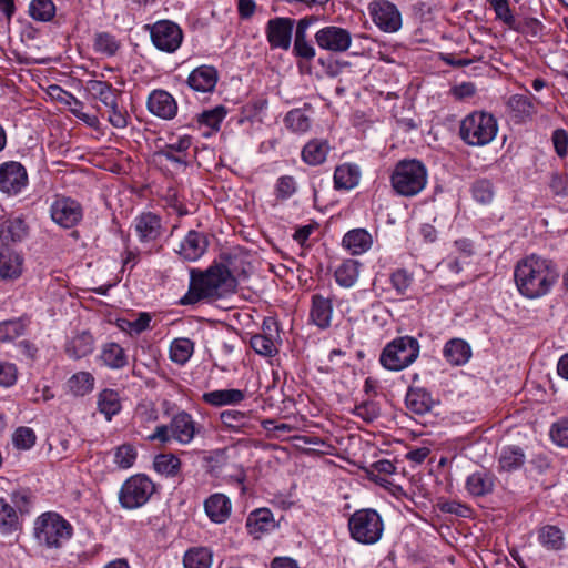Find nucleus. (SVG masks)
<instances>
[{
    "label": "nucleus",
    "mask_w": 568,
    "mask_h": 568,
    "mask_svg": "<svg viewBox=\"0 0 568 568\" xmlns=\"http://www.w3.org/2000/svg\"><path fill=\"white\" fill-rule=\"evenodd\" d=\"M514 277L521 295L539 298L550 292L559 278V272L550 260L531 254L517 263Z\"/></svg>",
    "instance_id": "nucleus-1"
},
{
    "label": "nucleus",
    "mask_w": 568,
    "mask_h": 568,
    "mask_svg": "<svg viewBox=\"0 0 568 568\" xmlns=\"http://www.w3.org/2000/svg\"><path fill=\"white\" fill-rule=\"evenodd\" d=\"M236 280L223 264L210 266L204 273L191 272V283L181 304H195L203 298H219L236 288Z\"/></svg>",
    "instance_id": "nucleus-2"
},
{
    "label": "nucleus",
    "mask_w": 568,
    "mask_h": 568,
    "mask_svg": "<svg viewBox=\"0 0 568 568\" xmlns=\"http://www.w3.org/2000/svg\"><path fill=\"white\" fill-rule=\"evenodd\" d=\"M428 172L419 160H400L390 174V184L396 194L413 197L427 185Z\"/></svg>",
    "instance_id": "nucleus-3"
},
{
    "label": "nucleus",
    "mask_w": 568,
    "mask_h": 568,
    "mask_svg": "<svg viewBox=\"0 0 568 568\" xmlns=\"http://www.w3.org/2000/svg\"><path fill=\"white\" fill-rule=\"evenodd\" d=\"M72 534L71 524L58 513H44L34 521L33 535L37 542L49 549L61 548Z\"/></svg>",
    "instance_id": "nucleus-4"
},
{
    "label": "nucleus",
    "mask_w": 568,
    "mask_h": 568,
    "mask_svg": "<svg viewBox=\"0 0 568 568\" xmlns=\"http://www.w3.org/2000/svg\"><path fill=\"white\" fill-rule=\"evenodd\" d=\"M496 118L485 111H474L466 115L459 125L460 139L470 146H485L497 135Z\"/></svg>",
    "instance_id": "nucleus-5"
},
{
    "label": "nucleus",
    "mask_w": 568,
    "mask_h": 568,
    "mask_svg": "<svg viewBox=\"0 0 568 568\" xmlns=\"http://www.w3.org/2000/svg\"><path fill=\"white\" fill-rule=\"evenodd\" d=\"M419 348V343L415 337H397L383 348L379 355V363L388 371H402L417 359Z\"/></svg>",
    "instance_id": "nucleus-6"
},
{
    "label": "nucleus",
    "mask_w": 568,
    "mask_h": 568,
    "mask_svg": "<svg viewBox=\"0 0 568 568\" xmlns=\"http://www.w3.org/2000/svg\"><path fill=\"white\" fill-rule=\"evenodd\" d=\"M351 537L359 544L374 545L384 532L382 516L373 508L356 510L348 519Z\"/></svg>",
    "instance_id": "nucleus-7"
},
{
    "label": "nucleus",
    "mask_w": 568,
    "mask_h": 568,
    "mask_svg": "<svg viewBox=\"0 0 568 568\" xmlns=\"http://www.w3.org/2000/svg\"><path fill=\"white\" fill-rule=\"evenodd\" d=\"M155 491V485L145 475H134L128 478L120 491L119 501L125 509H136L151 498Z\"/></svg>",
    "instance_id": "nucleus-8"
},
{
    "label": "nucleus",
    "mask_w": 568,
    "mask_h": 568,
    "mask_svg": "<svg viewBox=\"0 0 568 568\" xmlns=\"http://www.w3.org/2000/svg\"><path fill=\"white\" fill-rule=\"evenodd\" d=\"M149 28L152 43L158 50L173 53L181 47L183 31L178 23L160 20Z\"/></svg>",
    "instance_id": "nucleus-9"
},
{
    "label": "nucleus",
    "mask_w": 568,
    "mask_h": 568,
    "mask_svg": "<svg viewBox=\"0 0 568 568\" xmlns=\"http://www.w3.org/2000/svg\"><path fill=\"white\" fill-rule=\"evenodd\" d=\"M28 185L26 168L16 161H8L0 165V191L8 195H17Z\"/></svg>",
    "instance_id": "nucleus-10"
},
{
    "label": "nucleus",
    "mask_w": 568,
    "mask_h": 568,
    "mask_svg": "<svg viewBox=\"0 0 568 568\" xmlns=\"http://www.w3.org/2000/svg\"><path fill=\"white\" fill-rule=\"evenodd\" d=\"M52 220L64 229L77 225L83 216L81 204L65 196H58L50 207Z\"/></svg>",
    "instance_id": "nucleus-11"
},
{
    "label": "nucleus",
    "mask_w": 568,
    "mask_h": 568,
    "mask_svg": "<svg viewBox=\"0 0 568 568\" xmlns=\"http://www.w3.org/2000/svg\"><path fill=\"white\" fill-rule=\"evenodd\" d=\"M374 23L385 32H396L402 26V16L395 4L386 0L369 4Z\"/></svg>",
    "instance_id": "nucleus-12"
},
{
    "label": "nucleus",
    "mask_w": 568,
    "mask_h": 568,
    "mask_svg": "<svg viewBox=\"0 0 568 568\" xmlns=\"http://www.w3.org/2000/svg\"><path fill=\"white\" fill-rule=\"evenodd\" d=\"M294 20L277 17L267 21L265 33L273 49L288 50L292 42Z\"/></svg>",
    "instance_id": "nucleus-13"
},
{
    "label": "nucleus",
    "mask_w": 568,
    "mask_h": 568,
    "mask_svg": "<svg viewBox=\"0 0 568 568\" xmlns=\"http://www.w3.org/2000/svg\"><path fill=\"white\" fill-rule=\"evenodd\" d=\"M315 40L324 50L344 52L351 47L352 37L346 29L328 26L316 32Z\"/></svg>",
    "instance_id": "nucleus-14"
},
{
    "label": "nucleus",
    "mask_w": 568,
    "mask_h": 568,
    "mask_svg": "<svg viewBox=\"0 0 568 568\" xmlns=\"http://www.w3.org/2000/svg\"><path fill=\"white\" fill-rule=\"evenodd\" d=\"M171 436L182 445L190 444L200 434L202 427L185 410L176 413L170 422Z\"/></svg>",
    "instance_id": "nucleus-15"
},
{
    "label": "nucleus",
    "mask_w": 568,
    "mask_h": 568,
    "mask_svg": "<svg viewBox=\"0 0 568 568\" xmlns=\"http://www.w3.org/2000/svg\"><path fill=\"white\" fill-rule=\"evenodd\" d=\"M148 110L155 116L163 120H171L178 113V102L174 97L165 90H153L148 98Z\"/></svg>",
    "instance_id": "nucleus-16"
},
{
    "label": "nucleus",
    "mask_w": 568,
    "mask_h": 568,
    "mask_svg": "<svg viewBox=\"0 0 568 568\" xmlns=\"http://www.w3.org/2000/svg\"><path fill=\"white\" fill-rule=\"evenodd\" d=\"M219 80V72L212 65H200L186 78V85L197 93L213 92Z\"/></svg>",
    "instance_id": "nucleus-17"
},
{
    "label": "nucleus",
    "mask_w": 568,
    "mask_h": 568,
    "mask_svg": "<svg viewBox=\"0 0 568 568\" xmlns=\"http://www.w3.org/2000/svg\"><path fill=\"white\" fill-rule=\"evenodd\" d=\"M134 230L142 243L154 242L162 233L161 219L151 212L142 213L134 220Z\"/></svg>",
    "instance_id": "nucleus-18"
},
{
    "label": "nucleus",
    "mask_w": 568,
    "mask_h": 568,
    "mask_svg": "<svg viewBox=\"0 0 568 568\" xmlns=\"http://www.w3.org/2000/svg\"><path fill=\"white\" fill-rule=\"evenodd\" d=\"M204 510L213 523L223 524L231 515L232 504L226 495L216 493L205 499Z\"/></svg>",
    "instance_id": "nucleus-19"
},
{
    "label": "nucleus",
    "mask_w": 568,
    "mask_h": 568,
    "mask_svg": "<svg viewBox=\"0 0 568 568\" xmlns=\"http://www.w3.org/2000/svg\"><path fill=\"white\" fill-rule=\"evenodd\" d=\"M507 108L516 123H525L537 113L532 98L523 94L511 95L507 101Z\"/></svg>",
    "instance_id": "nucleus-20"
},
{
    "label": "nucleus",
    "mask_w": 568,
    "mask_h": 568,
    "mask_svg": "<svg viewBox=\"0 0 568 568\" xmlns=\"http://www.w3.org/2000/svg\"><path fill=\"white\" fill-rule=\"evenodd\" d=\"M207 247V240L203 233L190 231L181 243L179 253L189 261L199 260Z\"/></svg>",
    "instance_id": "nucleus-21"
},
{
    "label": "nucleus",
    "mask_w": 568,
    "mask_h": 568,
    "mask_svg": "<svg viewBox=\"0 0 568 568\" xmlns=\"http://www.w3.org/2000/svg\"><path fill=\"white\" fill-rule=\"evenodd\" d=\"M333 315L332 301L320 294H315L312 297L311 307V320L321 329L328 328L331 326Z\"/></svg>",
    "instance_id": "nucleus-22"
},
{
    "label": "nucleus",
    "mask_w": 568,
    "mask_h": 568,
    "mask_svg": "<svg viewBox=\"0 0 568 568\" xmlns=\"http://www.w3.org/2000/svg\"><path fill=\"white\" fill-rule=\"evenodd\" d=\"M495 476L487 470L475 471L466 479V489L474 497H483L493 493Z\"/></svg>",
    "instance_id": "nucleus-23"
},
{
    "label": "nucleus",
    "mask_w": 568,
    "mask_h": 568,
    "mask_svg": "<svg viewBox=\"0 0 568 568\" xmlns=\"http://www.w3.org/2000/svg\"><path fill=\"white\" fill-rule=\"evenodd\" d=\"M443 355L449 364L462 366L471 357V348L464 339L452 338L445 344Z\"/></svg>",
    "instance_id": "nucleus-24"
},
{
    "label": "nucleus",
    "mask_w": 568,
    "mask_h": 568,
    "mask_svg": "<svg viewBox=\"0 0 568 568\" xmlns=\"http://www.w3.org/2000/svg\"><path fill=\"white\" fill-rule=\"evenodd\" d=\"M246 398V393L241 389H216L204 393L202 400L211 406L220 407L226 405H236Z\"/></svg>",
    "instance_id": "nucleus-25"
},
{
    "label": "nucleus",
    "mask_w": 568,
    "mask_h": 568,
    "mask_svg": "<svg viewBox=\"0 0 568 568\" xmlns=\"http://www.w3.org/2000/svg\"><path fill=\"white\" fill-rule=\"evenodd\" d=\"M405 404L412 413L424 415L432 409L434 402L425 388L409 387L405 397Z\"/></svg>",
    "instance_id": "nucleus-26"
},
{
    "label": "nucleus",
    "mask_w": 568,
    "mask_h": 568,
    "mask_svg": "<svg viewBox=\"0 0 568 568\" xmlns=\"http://www.w3.org/2000/svg\"><path fill=\"white\" fill-rule=\"evenodd\" d=\"M22 258L9 246L0 244V277L14 278L21 274Z\"/></svg>",
    "instance_id": "nucleus-27"
},
{
    "label": "nucleus",
    "mask_w": 568,
    "mask_h": 568,
    "mask_svg": "<svg viewBox=\"0 0 568 568\" xmlns=\"http://www.w3.org/2000/svg\"><path fill=\"white\" fill-rule=\"evenodd\" d=\"M331 146L327 140L313 139L302 150V160L308 165H320L325 162Z\"/></svg>",
    "instance_id": "nucleus-28"
},
{
    "label": "nucleus",
    "mask_w": 568,
    "mask_h": 568,
    "mask_svg": "<svg viewBox=\"0 0 568 568\" xmlns=\"http://www.w3.org/2000/svg\"><path fill=\"white\" fill-rule=\"evenodd\" d=\"M526 462V455L519 446L504 447L498 457V470L513 473L520 469Z\"/></svg>",
    "instance_id": "nucleus-29"
},
{
    "label": "nucleus",
    "mask_w": 568,
    "mask_h": 568,
    "mask_svg": "<svg viewBox=\"0 0 568 568\" xmlns=\"http://www.w3.org/2000/svg\"><path fill=\"white\" fill-rule=\"evenodd\" d=\"M99 358L111 369H121L128 365V355L124 348L114 342L102 345Z\"/></svg>",
    "instance_id": "nucleus-30"
},
{
    "label": "nucleus",
    "mask_w": 568,
    "mask_h": 568,
    "mask_svg": "<svg viewBox=\"0 0 568 568\" xmlns=\"http://www.w3.org/2000/svg\"><path fill=\"white\" fill-rule=\"evenodd\" d=\"M361 178L359 168L356 164L344 163L334 172V187L336 190H352L357 186Z\"/></svg>",
    "instance_id": "nucleus-31"
},
{
    "label": "nucleus",
    "mask_w": 568,
    "mask_h": 568,
    "mask_svg": "<svg viewBox=\"0 0 568 568\" xmlns=\"http://www.w3.org/2000/svg\"><path fill=\"white\" fill-rule=\"evenodd\" d=\"M343 246L352 254H362L372 246V235L365 229L348 231L343 237Z\"/></svg>",
    "instance_id": "nucleus-32"
},
{
    "label": "nucleus",
    "mask_w": 568,
    "mask_h": 568,
    "mask_svg": "<svg viewBox=\"0 0 568 568\" xmlns=\"http://www.w3.org/2000/svg\"><path fill=\"white\" fill-rule=\"evenodd\" d=\"M85 90L93 99L99 100L104 106L113 104L121 94V92L114 89L111 83L101 80L88 81Z\"/></svg>",
    "instance_id": "nucleus-33"
},
{
    "label": "nucleus",
    "mask_w": 568,
    "mask_h": 568,
    "mask_svg": "<svg viewBox=\"0 0 568 568\" xmlns=\"http://www.w3.org/2000/svg\"><path fill=\"white\" fill-rule=\"evenodd\" d=\"M246 526L251 535L258 538L261 534L274 527V519L271 510L261 508L252 511L247 517Z\"/></svg>",
    "instance_id": "nucleus-34"
},
{
    "label": "nucleus",
    "mask_w": 568,
    "mask_h": 568,
    "mask_svg": "<svg viewBox=\"0 0 568 568\" xmlns=\"http://www.w3.org/2000/svg\"><path fill=\"white\" fill-rule=\"evenodd\" d=\"M93 336L88 332H82L68 342L65 353L71 358L80 359L93 352Z\"/></svg>",
    "instance_id": "nucleus-35"
},
{
    "label": "nucleus",
    "mask_w": 568,
    "mask_h": 568,
    "mask_svg": "<svg viewBox=\"0 0 568 568\" xmlns=\"http://www.w3.org/2000/svg\"><path fill=\"white\" fill-rule=\"evenodd\" d=\"M95 378L90 372H78L67 381L68 392L75 397H83L94 389Z\"/></svg>",
    "instance_id": "nucleus-36"
},
{
    "label": "nucleus",
    "mask_w": 568,
    "mask_h": 568,
    "mask_svg": "<svg viewBox=\"0 0 568 568\" xmlns=\"http://www.w3.org/2000/svg\"><path fill=\"white\" fill-rule=\"evenodd\" d=\"M120 396L116 390L105 388L98 395V409L103 414L106 420H111L113 416L121 410Z\"/></svg>",
    "instance_id": "nucleus-37"
},
{
    "label": "nucleus",
    "mask_w": 568,
    "mask_h": 568,
    "mask_svg": "<svg viewBox=\"0 0 568 568\" xmlns=\"http://www.w3.org/2000/svg\"><path fill=\"white\" fill-rule=\"evenodd\" d=\"M361 263L356 260L344 261L335 271L336 283L342 287H352L358 280Z\"/></svg>",
    "instance_id": "nucleus-38"
},
{
    "label": "nucleus",
    "mask_w": 568,
    "mask_h": 568,
    "mask_svg": "<svg viewBox=\"0 0 568 568\" xmlns=\"http://www.w3.org/2000/svg\"><path fill=\"white\" fill-rule=\"evenodd\" d=\"M212 551L206 547H193L183 557L185 568H210L212 565Z\"/></svg>",
    "instance_id": "nucleus-39"
},
{
    "label": "nucleus",
    "mask_w": 568,
    "mask_h": 568,
    "mask_svg": "<svg viewBox=\"0 0 568 568\" xmlns=\"http://www.w3.org/2000/svg\"><path fill=\"white\" fill-rule=\"evenodd\" d=\"M194 352V343L190 338H175L170 346V358L179 364H185Z\"/></svg>",
    "instance_id": "nucleus-40"
},
{
    "label": "nucleus",
    "mask_w": 568,
    "mask_h": 568,
    "mask_svg": "<svg viewBox=\"0 0 568 568\" xmlns=\"http://www.w3.org/2000/svg\"><path fill=\"white\" fill-rule=\"evenodd\" d=\"M538 540L548 550H560L564 547V534L557 526L547 525L540 528Z\"/></svg>",
    "instance_id": "nucleus-41"
},
{
    "label": "nucleus",
    "mask_w": 568,
    "mask_h": 568,
    "mask_svg": "<svg viewBox=\"0 0 568 568\" xmlns=\"http://www.w3.org/2000/svg\"><path fill=\"white\" fill-rule=\"evenodd\" d=\"M28 234V225L21 217L9 219L1 225V235L6 240L18 242Z\"/></svg>",
    "instance_id": "nucleus-42"
},
{
    "label": "nucleus",
    "mask_w": 568,
    "mask_h": 568,
    "mask_svg": "<svg viewBox=\"0 0 568 568\" xmlns=\"http://www.w3.org/2000/svg\"><path fill=\"white\" fill-rule=\"evenodd\" d=\"M286 126L295 133H305L311 128V119L302 109H293L285 115Z\"/></svg>",
    "instance_id": "nucleus-43"
},
{
    "label": "nucleus",
    "mask_w": 568,
    "mask_h": 568,
    "mask_svg": "<svg viewBox=\"0 0 568 568\" xmlns=\"http://www.w3.org/2000/svg\"><path fill=\"white\" fill-rule=\"evenodd\" d=\"M181 468V460L173 454H160L154 459V469L165 476H175Z\"/></svg>",
    "instance_id": "nucleus-44"
},
{
    "label": "nucleus",
    "mask_w": 568,
    "mask_h": 568,
    "mask_svg": "<svg viewBox=\"0 0 568 568\" xmlns=\"http://www.w3.org/2000/svg\"><path fill=\"white\" fill-rule=\"evenodd\" d=\"M29 13L34 20L47 22L54 17L55 6L52 0H32Z\"/></svg>",
    "instance_id": "nucleus-45"
},
{
    "label": "nucleus",
    "mask_w": 568,
    "mask_h": 568,
    "mask_svg": "<svg viewBox=\"0 0 568 568\" xmlns=\"http://www.w3.org/2000/svg\"><path fill=\"white\" fill-rule=\"evenodd\" d=\"M93 48L99 53L112 57L118 52L120 42L109 32H99L94 37Z\"/></svg>",
    "instance_id": "nucleus-46"
},
{
    "label": "nucleus",
    "mask_w": 568,
    "mask_h": 568,
    "mask_svg": "<svg viewBox=\"0 0 568 568\" xmlns=\"http://www.w3.org/2000/svg\"><path fill=\"white\" fill-rule=\"evenodd\" d=\"M26 323L21 318L3 321L0 323V343H8L23 335Z\"/></svg>",
    "instance_id": "nucleus-47"
},
{
    "label": "nucleus",
    "mask_w": 568,
    "mask_h": 568,
    "mask_svg": "<svg viewBox=\"0 0 568 568\" xmlns=\"http://www.w3.org/2000/svg\"><path fill=\"white\" fill-rule=\"evenodd\" d=\"M221 423L229 429L240 432L247 425V415L244 412L226 409L220 414Z\"/></svg>",
    "instance_id": "nucleus-48"
},
{
    "label": "nucleus",
    "mask_w": 568,
    "mask_h": 568,
    "mask_svg": "<svg viewBox=\"0 0 568 568\" xmlns=\"http://www.w3.org/2000/svg\"><path fill=\"white\" fill-rule=\"evenodd\" d=\"M18 526L16 509L3 498H0V531L3 534L14 530Z\"/></svg>",
    "instance_id": "nucleus-49"
},
{
    "label": "nucleus",
    "mask_w": 568,
    "mask_h": 568,
    "mask_svg": "<svg viewBox=\"0 0 568 568\" xmlns=\"http://www.w3.org/2000/svg\"><path fill=\"white\" fill-rule=\"evenodd\" d=\"M226 109L223 105H217L211 110L203 111L199 114V123L209 126L210 129L217 131L221 122L226 116Z\"/></svg>",
    "instance_id": "nucleus-50"
},
{
    "label": "nucleus",
    "mask_w": 568,
    "mask_h": 568,
    "mask_svg": "<svg viewBox=\"0 0 568 568\" xmlns=\"http://www.w3.org/2000/svg\"><path fill=\"white\" fill-rule=\"evenodd\" d=\"M275 195L277 201H286L292 197L297 191V183L291 175H283L276 180Z\"/></svg>",
    "instance_id": "nucleus-51"
},
{
    "label": "nucleus",
    "mask_w": 568,
    "mask_h": 568,
    "mask_svg": "<svg viewBox=\"0 0 568 568\" xmlns=\"http://www.w3.org/2000/svg\"><path fill=\"white\" fill-rule=\"evenodd\" d=\"M487 2L495 11L496 19L503 21L508 28L515 29L516 20L508 0H487Z\"/></svg>",
    "instance_id": "nucleus-52"
},
{
    "label": "nucleus",
    "mask_w": 568,
    "mask_h": 568,
    "mask_svg": "<svg viewBox=\"0 0 568 568\" xmlns=\"http://www.w3.org/2000/svg\"><path fill=\"white\" fill-rule=\"evenodd\" d=\"M549 436L558 447L568 448V417L559 418L550 426Z\"/></svg>",
    "instance_id": "nucleus-53"
},
{
    "label": "nucleus",
    "mask_w": 568,
    "mask_h": 568,
    "mask_svg": "<svg viewBox=\"0 0 568 568\" xmlns=\"http://www.w3.org/2000/svg\"><path fill=\"white\" fill-rule=\"evenodd\" d=\"M251 347L262 356H274L277 354V347L275 341L264 335H254L251 337Z\"/></svg>",
    "instance_id": "nucleus-54"
},
{
    "label": "nucleus",
    "mask_w": 568,
    "mask_h": 568,
    "mask_svg": "<svg viewBox=\"0 0 568 568\" xmlns=\"http://www.w3.org/2000/svg\"><path fill=\"white\" fill-rule=\"evenodd\" d=\"M471 193L477 202L487 204L494 197L493 183L487 179L478 180L473 184Z\"/></svg>",
    "instance_id": "nucleus-55"
},
{
    "label": "nucleus",
    "mask_w": 568,
    "mask_h": 568,
    "mask_svg": "<svg viewBox=\"0 0 568 568\" xmlns=\"http://www.w3.org/2000/svg\"><path fill=\"white\" fill-rule=\"evenodd\" d=\"M413 281V274L404 268H398L390 275V283L399 295L406 294Z\"/></svg>",
    "instance_id": "nucleus-56"
},
{
    "label": "nucleus",
    "mask_w": 568,
    "mask_h": 568,
    "mask_svg": "<svg viewBox=\"0 0 568 568\" xmlns=\"http://www.w3.org/2000/svg\"><path fill=\"white\" fill-rule=\"evenodd\" d=\"M136 459V452L133 446L124 444L118 447L114 455V463L122 469L130 468Z\"/></svg>",
    "instance_id": "nucleus-57"
},
{
    "label": "nucleus",
    "mask_w": 568,
    "mask_h": 568,
    "mask_svg": "<svg viewBox=\"0 0 568 568\" xmlns=\"http://www.w3.org/2000/svg\"><path fill=\"white\" fill-rule=\"evenodd\" d=\"M37 436L32 428L30 427H19L16 429L13 434V444L17 448L20 449H29L36 443Z\"/></svg>",
    "instance_id": "nucleus-58"
},
{
    "label": "nucleus",
    "mask_w": 568,
    "mask_h": 568,
    "mask_svg": "<svg viewBox=\"0 0 568 568\" xmlns=\"http://www.w3.org/2000/svg\"><path fill=\"white\" fill-rule=\"evenodd\" d=\"M109 112L108 120L110 124L116 129H124L128 125V112L119 106L118 100L111 105L105 106Z\"/></svg>",
    "instance_id": "nucleus-59"
},
{
    "label": "nucleus",
    "mask_w": 568,
    "mask_h": 568,
    "mask_svg": "<svg viewBox=\"0 0 568 568\" xmlns=\"http://www.w3.org/2000/svg\"><path fill=\"white\" fill-rule=\"evenodd\" d=\"M354 414L363 420L371 423L379 416V407L372 400H365L355 406Z\"/></svg>",
    "instance_id": "nucleus-60"
},
{
    "label": "nucleus",
    "mask_w": 568,
    "mask_h": 568,
    "mask_svg": "<svg viewBox=\"0 0 568 568\" xmlns=\"http://www.w3.org/2000/svg\"><path fill=\"white\" fill-rule=\"evenodd\" d=\"M159 418V414L156 408L151 403H142L139 404L135 413L134 420L140 422L142 424L154 423Z\"/></svg>",
    "instance_id": "nucleus-61"
},
{
    "label": "nucleus",
    "mask_w": 568,
    "mask_h": 568,
    "mask_svg": "<svg viewBox=\"0 0 568 568\" xmlns=\"http://www.w3.org/2000/svg\"><path fill=\"white\" fill-rule=\"evenodd\" d=\"M551 141L556 154L564 159L568 154V132L565 129H556L551 134Z\"/></svg>",
    "instance_id": "nucleus-62"
},
{
    "label": "nucleus",
    "mask_w": 568,
    "mask_h": 568,
    "mask_svg": "<svg viewBox=\"0 0 568 568\" xmlns=\"http://www.w3.org/2000/svg\"><path fill=\"white\" fill-rule=\"evenodd\" d=\"M550 190L556 196H567L568 195V175L554 173L551 175V180L549 183Z\"/></svg>",
    "instance_id": "nucleus-63"
},
{
    "label": "nucleus",
    "mask_w": 568,
    "mask_h": 568,
    "mask_svg": "<svg viewBox=\"0 0 568 568\" xmlns=\"http://www.w3.org/2000/svg\"><path fill=\"white\" fill-rule=\"evenodd\" d=\"M17 381V367L12 363L0 362V386L9 387Z\"/></svg>",
    "instance_id": "nucleus-64"
}]
</instances>
